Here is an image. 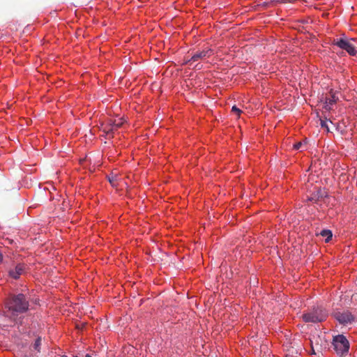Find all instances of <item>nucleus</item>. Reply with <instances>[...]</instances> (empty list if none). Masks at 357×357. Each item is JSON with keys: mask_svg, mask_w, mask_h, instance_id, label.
Wrapping results in <instances>:
<instances>
[{"mask_svg": "<svg viewBox=\"0 0 357 357\" xmlns=\"http://www.w3.org/2000/svg\"><path fill=\"white\" fill-rule=\"evenodd\" d=\"M86 357H92V356H91L89 354H86Z\"/></svg>", "mask_w": 357, "mask_h": 357, "instance_id": "nucleus-18", "label": "nucleus"}, {"mask_svg": "<svg viewBox=\"0 0 357 357\" xmlns=\"http://www.w3.org/2000/svg\"><path fill=\"white\" fill-rule=\"evenodd\" d=\"M326 192L321 189H318L315 192H314L309 198V201L317 202L323 197H326Z\"/></svg>", "mask_w": 357, "mask_h": 357, "instance_id": "nucleus-9", "label": "nucleus"}, {"mask_svg": "<svg viewBox=\"0 0 357 357\" xmlns=\"http://www.w3.org/2000/svg\"><path fill=\"white\" fill-rule=\"evenodd\" d=\"M335 102H336V99H335V97L334 96H331V97H330V98H326V109H330L329 106L332 105Z\"/></svg>", "mask_w": 357, "mask_h": 357, "instance_id": "nucleus-12", "label": "nucleus"}, {"mask_svg": "<svg viewBox=\"0 0 357 357\" xmlns=\"http://www.w3.org/2000/svg\"><path fill=\"white\" fill-rule=\"evenodd\" d=\"M303 146V144L302 142H297L294 145V149L295 150H298L301 148V146Z\"/></svg>", "mask_w": 357, "mask_h": 357, "instance_id": "nucleus-16", "label": "nucleus"}, {"mask_svg": "<svg viewBox=\"0 0 357 357\" xmlns=\"http://www.w3.org/2000/svg\"><path fill=\"white\" fill-rule=\"evenodd\" d=\"M213 54V51L211 49L203 50L197 51L191 56L190 59L185 61V64H192L193 62L199 60H202L206 58L210 57Z\"/></svg>", "mask_w": 357, "mask_h": 357, "instance_id": "nucleus-6", "label": "nucleus"}, {"mask_svg": "<svg viewBox=\"0 0 357 357\" xmlns=\"http://www.w3.org/2000/svg\"><path fill=\"white\" fill-rule=\"evenodd\" d=\"M6 306L13 316L26 312L29 310V303L22 294L13 295L6 302Z\"/></svg>", "mask_w": 357, "mask_h": 357, "instance_id": "nucleus-1", "label": "nucleus"}, {"mask_svg": "<svg viewBox=\"0 0 357 357\" xmlns=\"http://www.w3.org/2000/svg\"><path fill=\"white\" fill-rule=\"evenodd\" d=\"M333 346L337 354L344 355L349 349V343L343 335H338L333 337Z\"/></svg>", "mask_w": 357, "mask_h": 357, "instance_id": "nucleus-4", "label": "nucleus"}, {"mask_svg": "<svg viewBox=\"0 0 357 357\" xmlns=\"http://www.w3.org/2000/svg\"><path fill=\"white\" fill-rule=\"evenodd\" d=\"M328 317V312L322 307H314L308 312L302 315L305 322L317 323L326 320Z\"/></svg>", "mask_w": 357, "mask_h": 357, "instance_id": "nucleus-2", "label": "nucleus"}, {"mask_svg": "<svg viewBox=\"0 0 357 357\" xmlns=\"http://www.w3.org/2000/svg\"><path fill=\"white\" fill-rule=\"evenodd\" d=\"M115 177H116V176H112V177H109V178H108V179H109V183H110L113 186H115V185H116V184H115V181H116V180H115Z\"/></svg>", "mask_w": 357, "mask_h": 357, "instance_id": "nucleus-17", "label": "nucleus"}, {"mask_svg": "<svg viewBox=\"0 0 357 357\" xmlns=\"http://www.w3.org/2000/svg\"><path fill=\"white\" fill-rule=\"evenodd\" d=\"M41 337H38L34 344H33V348L38 351V352H40V344H41Z\"/></svg>", "mask_w": 357, "mask_h": 357, "instance_id": "nucleus-13", "label": "nucleus"}, {"mask_svg": "<svg viewBox=\"0 0 357 357\" xmlns=\"http://www.w3.org/2000/svg\"><path fill=\"white\" fill-rule=\"evenodd\" d=\"M320 125H321V128H326L327 132H329V128H328L327 122L326 121L321 120Z\"/></svg>", "mask_w": 357, "mask_h": 357, "instance_id": "nucleus-15", "label": "nucleus"}, {"mask_svg": "<svg viewBox=\"0 0 357 357\" xmlns=\"http://www.w3.org/2000/svg\"><path fill=\"white\" fill-rule=\"evenodd\" d=\"M124 121L122 119H110L108 122V124L105 127L104 131L107 134H111L119 128L123 124Z\"/></svg>", "mask_w": 357, "mask_h": 357, "instance_id": "nucleus-7", "label": "nucleus"}, {"mask_svg": "<svg viewBox=\"0 0 357 357\" xmlns=\"http://www.w3.org/2000/svg\"><path fill=\"white\" fill-rule=\"evenodd\" d=\"M24 271L25 265L24 264H18L13 269H10L8 271V275L12 278L17 280L24 273Z\"/></svg>", "mask_w": 357, "mask_h": 357, "instance_id": "nucleus-8", "label": "nucleus"}, {"mask_svg": "<svg viewBox=\"0 0 357 357\" xmlns=\"http://www.w3.org/2000/svg\"><path fill=\"white\" fill-rule=\"evenodd\" d=\"M61 357H68L67 356H62Z\"/></svg>", "mask_w": 357, "mask_h": 357, "instance_id": "nucleus-19", "label": "nucleus"}, {"mask_svg": "<svg viewBox=\"0 0 357 357\" xmlns=\"http://www.w3.org/2000/svg\"><path fill=\"white\" fill-rule=\"evenodd\" d=\"M320 235L323 237H326L325 241L329 242L333 236L332 231L329 229H324L320 232Z\"/></svg>", "mask_w": 357, "mask_h": 357, "instance_id": "nucleus-11", "label": "nucleus"}, {"mask_svg": "<svg viewBox=\"0 0 357 357\" xmlns=\"http://www.w3.org/2000/svg\"><path fill=\"white\" fill-rule=\"evenodd\" d=\"M351 41H355L354 38H340L337 39H334L332 44L337 46L342 50H345L349 55L355 56L357 54V50H356L355 46L351 43Z\"/></svg>", "mask_w": 357, "mask_h": 357, "instance_id": "nucleus-3", "label": "nucleus"}, {"mask_svg": "<svg viewBox=\"0 0 357 357\" xmlns=\"http://www.w3.org/2000/svg\"><path fill=\"white\" fill-rule=\"evenodd\" d=\"M319 337H313V340H310L311 342V348H312V354L316 355L317 353L319 354L321 352V346L318 343H316L314 345V341L317 342Z\"/></svg>", "mask_w": 357, "mask_h": 357, "instance_id": "nucleus-10", "label": "nucleus"}, {"mask_svg": "<svg viewBox=\"0 0 357 357\" xmlns=\"http://www.w3.org/2000/svg\"><path fill=\"white\" fill-rule=\"evenodd\" d=\"M333 317L342 324H351L354 321V316L349 311L335 312L333 314Z\"/></svg>", "mask_w": 357, "mask_h": 357, "instance_id": "nucleus-5", "label": "nucleus"}, {"mask_svg": "<svg viewBox=\"0 0 357 357\" xmlns=\"http://www.w3.org/2000/svg\"><path fill=\"white\" fill-rule=\"evenodd\" d=\"M231 112L235 114L237 116H239L242 113V111L238 108L236 105H234L231 108Z\"/></svg>", "mask_w": 357, "mask_h": 357, "instance_id": "nucleus-14", "label": "nucleus"}]
</instances>
